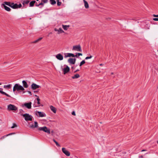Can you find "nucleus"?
<instances>
[{"instance_id":"nucleus-19","label":"nucleus","mask_w":158,"mask_h":158,"mask_svg":"<svg viewBox=\"0 0 158 158\" xmlns=\"http://www.w3.org/2000/svg\"><path fill=\"white\" fill-rule=\"evenodd\" d=\"M2 6H3L4 9L7 11H10L11 10L10 8L6 6V5L2 4Z\"/></svg>"},{"instance_id":"nucleus-32","label":"nucleus","mask_w":158,"mask_h":158,"mask_svg":"<svg viewBox=\"0 0 158 158\" xmlns=\"http://www.w3.org/2000/svg\"><path fill=\"white\" fill-rule=\"evenodd\" d=\"M17 126L15 123L13 124V126L11 127V128H13L15 127H16Z\"/></svg>"},{"instance_id":"nucleus-1","label":"nucleus","mask_w":158,"mask_h":158,"mask_svg":"<svg viewBox=\"0 0 158 158\" xmlns=\"http://www.w3.org/2000/svg\"><path fill=\"white\" fill-rule=\"evenodd\" d=\"M23 86L19 85L18 84H15L13 88V91L15 92L17 90L18 92L23 91V93H24L25 92L23 91L25 90L24 88H27L28 87V85L27 84V82L23 80L22 81Z\"/></svg>"},{"instance_id":"nucleus-29","label":"nucleus","mask_w":158,"mask_h":158,"mask_svg":"<svg viewBox=\"0 0 158 158\" xmlns=\"http://www.w3.org/2000/svg\"><path fill=\"white\" fill-rule=\"evenodd\" d=\"M50 3L52 5H54L56 3V1L55 0H50Z\"/></svg>"},{"instance_id":"nucleus-37","label":"nucleus","mask_w":158,"mask_h":158,"mask_svg":"<svg viewBox=\"0 0 158 158\" xmlns=\"http://www.w3.org/2000/svg\"><path fill=\"white\" fill-rule=\"evenodd\" d=\"M44 3H47L48 2V0H41Z\"/></svg>"},{"instance_id":"nucleus-36","label":"nucleus","mask_w":158,"mask_h":158,"mask_svg":"<svg viewBox=\"0 0 158 158\" xmlns=\"http://www.w3.org/2000/svg\"><path fill=\"white\" fill-rule=\"evenodd\" d=\"M55 143L56 144V145L57 146L60 147V145L57 142H56Z\"/></svg>"},{"instance_id":"nucleus-18","label":"nucleus","mask_w":158,"mask_h":158,"mask_svg":"<svg viewBox=\"0 0 158 158\" xmlns=\"http://www.w3.org/2000/svg\"><path fill=\"white\" fill-rule=\"evenodd\" d=\"M50 108L51 110L54 113H56V108L52 106H50Z\"/></svg>"},{"instance_id":"nucleus-53","label":"nucleus","mask_w":158,"mask_h":158,"mask_svg":"<svg viewBox=\"0 0 158 158\" xmlns=\"http://www.w3.org/2000/svg\"><path fill=\"white\" fill-rule=\"evenodd\" d=\"M157 143H158V140L157 141Z\"/></svg>"},{"instance_id":"nucleus-7","label":"nucleus","mask_w":158,"mask_h":158,"mask_svg":"<svg viewBox=\"0 0 158 158\" xmlns=\"http://www.w3.org/2000/svg\"><path fill=\"white\" fill-rule=\"evenodd\" d=\"M31 102H30L29 103H25L23 105V106H24L28 109H31Z\"/></svg>"},{"instance_id":"nucleus-3","label":"nucleus","mask_w":158,"mask_h":158,"mask_svg":"<svg viewBox=\"0 0 158 158\" xmlns=\"http://www.w3.org/2000/svg\"><path fill=\"white\" fill-rule=\"evenodd\" d=\"M21 115L24 118L25 120L26 121H31L32 120V116L28 114H21Z\"/></svg>"},{"instance_id":"nucleus-39","label":"nucleus","mask_w":158,"mask_h":158,"mask_svg":"<svg viewBox=\"0 0 158 158\" xmlns=\"http://www.w3.org/2000/svg\"><path fill=\"white\" fill-rule=\"evenodd\" d=\"M42 39V37H40V38H39V39H37V40L38 41V42L39 41L41 40Z\"/></svg>"},{"instance_id":"nucleus-21","label":"nucleus","mask_w":158,"mask_h":158,"mask_svg":"<svg viewBox=\"0 0 158 158\" xmlns=\"http://www.w3.org/2000/svg\"><path fill=\"white\" fill-rule=\"evenodd\" d=\"M11 84H8L7 85H4L3 86V87L4 88L6 89H10L11 87Z\"/></svg>"},{"instance_id":"nucleus-34","label":"nucleus","mask_w":158,"mask_h":158,"mask_svg":"<svg viewBox=\"0 0 158 158\" xmlns=\"http://www.w3.org/2000/svg\"><path fill=\"white\" fill-rule=\"evenodd\" d=\"M22 6V5L21 4H19V5L17 4V8H21Z\"/></svg>"},{"instance_id":"nucleus-9","label":"nucleus","mask_w":158,"mask_h":158,"mask_svg":"<svg viewBox=\"0 0 158 158\" xmlns=\"http://www.w3.org/2000/svg\"><path fill=\"white\" fill-rule=\"evenodd\" d=\"M70 70V68L68 66H66L65 68L62 69V71L64 72V74H65L68 73Z\"/></svg>"},{"instance_id":"nucleus-4","label":"nucleus","mask_w":158,"mask_h":158,"mask_svg":"<svg viewBox=\"0 0 158 158\" xmlns=\"http://www.w3.org/2000/svg\"><path fill=\"white\" fill-rule=\"evenodd\" d=\"M38 130L39 131H43L46 132L48 134H50V129L48 128L46 126L39 127Z\"/></svg>"},{"instance_id":"nucleus-31","label":"nucleus","mask_w":158,"mask_h":158,"mask_svg":"<svg viewBox=\"0 0 158 158\" xmlns=\"http://www.w3.org/2000/svg\"><path fill=\"white\" fill-rule=\"evenodd\" d=\"M57 5L58 6H60L61 4V2L59 1V0H57Z\"/></svg>"},{"instance_id":"nucleus-49","label":"nucleus","mask_w":158,"mask_h":158,"mask_svg":"<svg viewBox=\"0 0 158 158\" xmlns=\"http://www.w3.org/2000/svg\"><path fill=\"white\" fill-rule=\"evenodd\" d=\"M145 151V150H143L141 151V152H143V151Z\"/></svg>"},{"instance_id":"nucleus-6","label":"nucleus","mask_w":158,"mask_h":158,"mask_svg":"<svg viewBox=\"0 0 158 158\" xmlns=\"http://www.w3.org/2000/svg\"><path fill=\"white\" fill-rule=\"evenodd\" d=\"M35 114L36 116L40 117H44L46 116V115L44 113L38 111H35Z\"/></svg>"},{"instance_id":"nucleus-20","label":"nucleus","mask_w":158,"mask_h":158,"mask_svg":"<svg viewBox=\"0 0 158 158\" xmlns=\"http://www.w3.org/2000/svg\"><path fill=\"white\" fill-rule=\"evenodd\" d=\"M37 103L38 104V105H34V107H39V106H40V105H39L40 104V99L39 98V97L38 96H37Z\"/></svg>"},{"instance_id":"nucleus-44","label":"nucleus","mask_w":158,"mask_h":158,"mask_svg":"<svg viewBox=\"0 0 158 158\" xmlns=\"http://www.w3.org/2000/svg\"><path fill=\"white\" fill-rule=\"evenodd\" d=\"M27 92L28 93V94H29L30 95H31V91H27Z\"/></svg>"},{"instance_id":"nucleus-22","label":"nucleus","mask_w":158,"mask_h":158,"mask_svg":"<svg viewBox=\"0 0 158 158\" xmlns=\"http://www.w3.org/2000/svg\"><path fill=\"white\" fill-rule=\"evenodd\" d=\"M62 27L65 30H67L68 29V28L69 27V25H62Z\"/></svg>"},{"instance_id":"nucleus-12","label":"nucleus","mask_w":158,"mask_h":158,"mask_svg":"<svg viewBox=\"0 0 158 158\" xmlns=\"http://www.w3.org/2000/svg\"><path fill=\"white\" fill-rule=\"evenodd\" d=\"M40 87V86L35 83H32L31 85V88L32 89H35Z\"/></svg>"},{"instance_id":"nucleus-47","label":"nucleus","mask_w":158,"mask_h":158,"mask_svg":"<svg viewBox=\"0 0 158 158\" xmlns=\"http://www.w3.org/2000/svg\"><path fill=\"white\" fill-rule=\"evenodd\" d=\"M20 112H21V111H23V110L22 109H20Z\"/></svg>"},{"instance_id":"nucleus-25","label":"nucleus","mask_w":158,"mask_h":158,"mask_svg":"<svg viewBox=\"0 0 158 158\" xmlns=\"http://www.w3.org/2000/svg\"><path fill=\"white\" fill-rule=\"evenodd\" d=\"M84 2L85 6V8H88L89 7V5H88V2L86 1H85V0H84Z\"/></svg>"},{"instance_id":"nucleus-27","label":"nucleus","mask_w":158,"mask_h":158,"mask_svg":"<svg viewBox=\"0 0 158 158\" xmlns=\"http://www.w3.org/2000/svg\"><path fill=\"white\" fill-rule=\"evenodd\" d=\"M14 133H10V134H7V135H5L3 136H2V137H1L0 138L1 139H4V138L9 136V135H10L12 134H14Z\"/></svg>"},{"instance_id":"nucleus-48","label":"nucleus","mask_w":158,"mask_h":158,"mask_svg":"<svg viewBox=\"0 0 158 158\" xmlns=\"http://www.w3.org/2000/svg\"><path fill=\"white\" fill-rule=\"evenodd\" d=\"M79 71V70H76V71H74V73H75V72H77V71Z\"/></svg>"},{"instance_id":"nucleus-33","label":"nucleus","mask_w":158,"mask_h":158,"mask_svg":"<svg viewBox=\"0 0 158 158\" xmlns=\"http://www.w3.org/2000/svg\"><path fill=\"white\" fill-rule=\"evenodd\" d=\"M92 56H87L85 57V59L87 60L88 59H91L92 58Z\"/></svg>"},{"instance_id":"nucleus-23","label":"nucleus","mask_w":158,"mask_h":158,"mask_svg":"<svg viewBox=\"0 0 158 158\" xmlns=\"http://www.w3.org/2000/svg\"><path fill=\"white\" fill-rule=\"evenodd\" d=\"M11 2H4L2 4V5H7L10 6V5Z\"/></svg>"},{"instance_id":"nucleus-5","label":"nucleus","mask_w":158,"mask_h":158,"mask_svg":"<svg viewBox=\"0 0 158 158\" xmlns=\"http://www.w3.org/2000/svg\"><path fill=\"white\" fill-rule=\"evenodd\" d=\"M72 50L78 52H81V48L80 45L73 46V47Z\"/></svg>"},{"instance_id":"nucleus-26","label":"nucleus","mask_w":158,"mask_h":158,"mask_svg":"<svg viewBox=\"0 0 158 158\" xmlns=\"http://www.w3.org/2000/svg\"><path fill=\"white\" fill-rule=\"evenodd\" d=\"M35 1H31L29 4V6L30 7H32L34 6V4L35 3Z\"/></svg>"},{"instance_id":"nucleus-52","label":"nucleus","mask_w":158,"mask_h":158,"mask_svg":"<svg viewBox=\"0 0 158 158\" xmlns=\"http://www.w3.org/2000/svg\"><path fill=\"white\" fill-rule=\"evenodd\" d=\"M111 74L112 75V74H114V73H111Z\"/></svg>"},{"instance_id":"nucleus-43","label":"nucleus","mask_w":158,"mask_h":158,"mask_svg":"<svg viewBox=\"0 0 158 158\" xmlns=\"http://www.w3.org/2000/svg\"><path fill=\"white\" fill-rule=\"evenodd\" d=\"M78 56V55H77V54H76V55H74V56H73V57H77Z\"/></svg>"},{"instance_id":"nucleus-16","label":"nucleus","mask_w":158,"mask_h":158,"mask_svg":"<svg viewBox=\"0 0 158 158\" xmlns=\"http://www.w3.org/2000/svg\"><path fill=\"white\" fill-rule=\"evenodd\" d=\"M3 89L2 88H0V93L2 94L5 95L6 96L9 97H11V96L8 94H6L5 92L2 91Z\"/></svg>"},{"instance_id":"nucleus-28","label":"nucleus","mask_w":158,"mask_h":158,"mask_svg":"<svg viewBox=\"0 0 158 158\" xmlns=\"http://www.w3.org/2000/svg\"><path fill=\"white\" fill-rule=\"evenodd\" d=\"M29 1L28 0H24L23 1V5H25V4H27L29 3Z\"/></svg>"},{"instance_id":"nucleus-42","label":"nucleus","mask_w":158,"mask_h":158,"mask_svg":"<svg viewBox=\"0 0 158 158\" xmlns=\"http://www.w3.org/2000/svg\"><path fill=\"white\" fill-rule=\"evenodd\" d=\"M77 55H78V56H82V54L81 53H77Z\"/></svg>"},{"instance_id":"nucleus-50","label":"nucleus","mask_w":158,"mask_h":158,"mask_svg":"<svg viewBox=\"0 0 158 158\" xmlns=\"http://www.w3.org/2000/svg\"><path fill=\"white\" fill-rule=\"evenodd\" d=\"M102 64H100V66H102Z\"/></svg>"},{"instance_id":"nucleus-51","label":"nucleus","mask_w":158,"mask_h":158,"mask_svg":"<svg viewBox=\"0 0 158 158\" xmlns=\"http://www.w3.org/2000/svg\"><path fill=\"white\" fill-rule=\"evenodd\" d=\"M142 157H143V156H140V158H142Z\"/></svg>"},{"instance_id":"nucleus-54","label":"nucleus","mask_w":158,"mask_h":158,"mask_svg":"<svg viewBox=\"0 0 158 158\" xmlns=\"http://www.w3.org/2000/svg\"><path fill=\"white\" fill-rule=\"evenodd\" d=\"M1 84H2L0 83V85H1Z\"/></svg>"},{"instance_id":"nucleus-46","label":"nucleus","mask_w":158,"mask_h":158,"mask_svg":"<svg viewBox=\"0 0 158 158\" xmlns=\"http://www.w3.org/2000/svg\"><path fill=\"white\" fill-rule=\"evenodd\" d=\"M53 141H54L55 143H56V142H57V141H56V140L55 139H53Z\"/></svg>"},{"instance_id":"nucleus-8","label":"nucleus","mask_w":158,"mask_h":158,"mask_svg":"<svg viewBox=\"0 0 158 158\" xmlns=\"http://www.w3.org/2000/svg\"><path fill=\"white\" fill-rule=\"evenodd\" d=\"M62 150L64 154L67 156H70V153L69 151L67 150L65 148H62Z\"/></svg>"},{"instance_id":"nucleus-17","label":"nucleus","mask_w":158,"mask_h":158,"mask_svg":"<svg viewBox=\"0 0 158 158\" xmlns=\"http://www.w3.org/2000/svg\"><path fill=\"white\" fill-rule=\"evenodd\" d=\"M17 4L16 3L14 4L13 3H11L10 7L13 9H17Z\"/></svg>"},{"instance_id":"nucleus-30","label":"nucleus","mask_w":158,"mask_h":158,"mask_svg":"<svg viewBox=\"0 0 158 158\" xmlns=\"http://www.w3.org/2000/svg\"><path fill=\"white\" fill-rule=\"evenodd\" d=\"M85 63V61L84 60H83L80 63L79 66H81L84 64Z\"/></svg>"},{"instance_id":"nucleus-24","label":"nucleus","mask_w":158,"mask_h":158,"mask_svg":"<svg viewBox=\"0 0 158 158\" xmlns=\"http://www.w3.org/2000/svg\"><path fill=\"white\" fill-rule=\"evenodd\" d=\"M80 77V75L78 74H76L74 76L72 77V78L73 79L78 78Z\"/></svg>"},{"instance_id":"nucleus-41","label":"nucleus","mask_w":158,"mask_h":158,"mask_svg":"<svg viewBox=\"0 0 158 158\" xmlns=\"http://www.w3.org/2000/svg\"><path fill=\"white\" fill-rule=\"evenodd\" d=\"M38 42V41L37 40H35L33 42H32V43H37Z\"/></svg>"},{"instance_id":"nucleus-15","label":"nucleus","mask_w":158,"mask_h":158,"mask_svg":"<svg viewBox=\"0 0 158 158\" xmlns=\"http://www.w3.org/2000/svg\"><path fill=\"white\" fill-rule=\"evenodd\" d=\"M64 57L65 58H67L68 57H73L74 56V54L71 53H65V54Z\"/></svg>"},{"instance_id":"nucleus-45","label":"nucleus","mask_w":158,"mask_h":158,"mask_svg":"<svg viewBox=\"0 0 158 158\" xmlns=\"http://www.w3.org/2000/svg\"><path fill=\"white\" fill-rule=\"evenodd\" d=\"M43 5V3H42L41 2V3H40L39 5H38V6H39L40 5Z\"/></svg>"},{"instance_id":"nucleus-2","label":"nucleus","mask_w":158,"mask_h":158,"mask_svg":"<svg viewBox=\"0 0 158 158\" xmlns=\"http://www.w3.org/2000/svg\"><path fill=\"white\" fill-rule=\"evenodd\" d=\"M7 109L8 111H13L15 112L18 110V107L15 105L10 104L7 106Z\"/></svg>"},{"instance_id":"nucleus-14","label":"nucleus","mask_w":158,"mask_h":158,"mask_svg":"<svg viewBox=\"0 0 158 158\" xmlns=\"http://www.w3.org/2000/svg\"><path fill=\"white\" fill-rule=\"evenodd\" d=\"M55 31H58V34H60L64 32V31L62 30L61 28H60L59 29H57L56 28L54 29Z\"/></svg>"},{"instance_id":"nucleus-10","label":"nucleus","mask_w":158,"mask_h":158,"mask_svg":"<svg viewBox=\"0 0 158 158\" xmlns=\"http://www.w3.org/2000/svg\"><path fill=\"white\" fill-rule=\"evenodd\" d=\"M76 60L75 58H70L68 59V61L70 64H74L76 62Z\"/></svg>"},{"instance_id":"nucleus-40","label":"nucleus","mask_w":158,"mask_h":158,"mask_svg":"<svg viewBox=\"0 0 158 158\" xmlns=\"http://www.w3.org/2000/svg\"><path fill=\"white\" fill-rule=\"evenodd\" d=\"M153 16L154 17H158V15H156L154 14V15H153Z\"/></svg>"},{"instance_id":"nucleus-38","label":"nucleus","mask_w":158,"mask_h":158,"mask_svg":"<svg viewBox=\"0 0 158 158\" xmlns=\"http://www.w3.org/2000/svg\"><path fill=\"white\" fill-rule=\"evenodd\" d=\"M72 114L74 116L76 115L74 111H73L72 112Z\"/></svg>"},{"instance_id":"nucleus-11","label":"nucleus","mask_w":158,"mask_h":158,"mask_svg":"<svg viewBox=\"0 0 158 158\" xmlns=\"http://www.w3.org/2000/svg\"><path fill=\"white\" fill-rule=\"evenodd\" d=\"M56 58L58 60H63V56L60 54L59 53L57 54L56 56Z\"/></svg>"},{"instance_id":"nucleus-13","label":"nucleus","mask_w":158,"mask_h":158,"mask_svg":"<svg viewBox=\"0 0 158 158\" xmlns=\"http://www.w3.org/2000/svg\"><path fill=\"white\" fill-rule=\"evenodd\" d=\"M38 123L36 121H35L34 124H32L30 126V127L31 128H38Z\"/></svg>"},{"instance_id":"nucleus-35","label":"nucleus","mask_w":158,"mask_h":158,"mask_svg":"<svg viewBox=\"0 0 158 158\" xmlns=\"http://www.w3.org/2000/svg\"><path fill=\"white\" fill-rule=\"evenodd\" d=\"M153 20L155 21H158V18H154Z\"/></svg>"}]
</instances>
